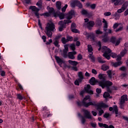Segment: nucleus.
I'll use <instances>...</instances> for the list:
<instances>
[{"label":"nucleus","instance_id":"79ce46f5","mask_svg":"<svg viewBox=\"0 0 128 128\" xmlns=\"http://www.w3.org/2000/svg\"><path fill=\"white\" fill-rule=\"evenodd\" d=\"M109 40L108 37H102V40L105 43L108 42Z\"/></svg>","mask_w":128,"mask_h":128},{"label":"nucleus","instance_id":"ea45409f","mask_svg":"<svg viewBox=\"0 0 128 128\" xmlns=\"http://www.w3.org/2000/svg\"><path fill=\"white\" fill-rule=\"evenodd\" d=\"M110 56L112 58H116L118 56V54L114 52H110Z\"/></svg>","mask_w":128,"mask_h":128},{"label":"nucleus","instance_id":"e433bc0d","mask_svg":"<svg viewBox=\"0 0 128 128\" xmlns=\"http://www.w3.org/2000/svg\"><path fill=\"white\" fill-rule=\"evenodd\" d=\"M17 98H18L19 100H22L24 98V97L22 96L20 94H17Z\"/></svg>","mask_w":128,"mask_h":128},{"label":"nucleus","instance_id":"c9c22d12","mask_svg":"<svg viewBox=\"0 0 128 128\" xmlns=\"http://www.w3.org/2000/svg\"><path fill=\"white\" fill-rule=\"evenodd\" d=\"M102 22L104 24V28H108V22L106 20V19L103 18Z\"/></svg>","mask_w":128,"mask_h":128},{"label":"nucleus","instance_id":"aec40b11","mask_svg":"<svg viewBox=\"0 0 128 128\" xmlns=\"http://www.w3.org/2000/svg\"><path fill=\"white\" fill-rule=\"evenodd\" d=\"M114 112H115V114L116 115V118H118V106L116 105H114Z\"/></svg>","mask_w":128,"mask_h":128},{"label":"nucleus","instance_id":"37998d69","mask_svg":"<svg viewBox=\"0 0 128 128\" xmlns=\"http://www.w3.org/2000/svg\"><path fill=\"white\" fill-rule=\"evenodd\" d=\"M122 30H124V26H121L119 27L118 28L116 29L115 32H122Z\"/></svg>","mask_w":128,"mask_h":128},{"label":"nucleus","instance_id":"c03bdc74","mask_svg":"<svg viewBox=\"0 0 128 128\" xmlns=\"http://www.w3.org/2000/svg\"><path fill=\"white\" fill-rule=\"evenodd\" d=\"M103 116L104 118H108L110 116V113H104Z\"/></svg>","mask_w":128,"mask_h":128},{"label":"nucleus","instance_id":"393cba45","mask_svg":"<svg viewBox=\"0 0 128 128\" xmlns=\"http://www.w3.org/2000/svg\"><path fill=\"white\" fill-rule=\"evenodd\" d=\"M126 76H128V73L126 72L122 73L120 74V78L122 80H124V78H126Z\"/></svg>","mask_w":128,"mask_h":128},{"label":"nucleus","instance_id":"052dcab7","mask_svg":"<svg viewBox=\"0 0 128 128\" xmlns=\"http://www.w3.org/2000/svg\"><path fill=\"white\" fill-rule=\"evenodd\" d=\"M104 113V111L102 110H100L98 111V115L100 116H102V114Z\"/></svg>","mask_w":128,"mask_h":128},{"label":"nucleus","instance_id":"ddd939ff","mask_svg":"<svg viewBox=\"0 0 128 128\" xmlns=\"http://www.w3.org/2000/svg\"><path fill=\"white\" fill-rule=\"evenodd\" d=\"M76 16V11L74 10H72L68 12L67 14V20H72V16Z\"/></svg>","mask_w":128,"mask_h":128},{"label":"nucleus","instance_id":"a878e982","mask_svg":"<svg viewBox=\"0 0 128 128\" xmlns=\"http://www.w3.org/2000/svg\"><path fill=\"white\" fill-rule=\"evenodd\" d=\"M110 66L108 65H103L101 67V70L104 71L108 70Z\"/></svg>","mask_w":128,"mask_h":128},{"label":"nucleus","instance_id":"bf43d9fd","mask_svg":"<svg viewBox=\"0 0 128 128\" xmlns=\"http://www.w3.org/2000/svg\"><path fill=\"white\" fill-rule=\"evenodd\" d=\"M80 82H80V80H78V79L74 81L75 86H80Z\"/></svg>","mask_w":128,"mask_h":128},{"label":"nucleus","instance_id":"412c9836","mask_svg":"<svg viewBox=\"0 0 128 128\" xmlns=\"http://www.w3.org/2000/svg\"><path fill=\"white\" fill-rule=\"evenodd\" d=\"M89 58L91 60V62H96V57L92 56L94 54V52H92V54H90Z\"/></svg>","mask_w":128,"mask_h":128},{"label":"nucleus","instance_id":"6e6552de","mask_svg":"<svg viewBox=\"0 0 128 128\" xmlns=\"http://www.w3.org/2000/svg\"><path fill=\"white\" fill-rule=\"evenodd\" d=\"M71 8H76V6H78L79 8H82V4L78 0H74L70 2Z\"/></svg>","mask_w":128,"mask_h":128},{"label":"nucleus","instance_id":"338daca9","mask_svg":"<svg viewBox=\"0 0 128 128\" xmlns=\"http://www.w3.org/2000/svg\"><path fill=\"white\" fill-rule=\"evenodd\" d=\"M96 92H97V94H100V92H102V89L99 88H97L96 89Z\"/></svg>","mask_w":128,"mask_h":128},{"label":"nucleus","instance_id":"a19ab883","mask_svg":"<svg viewBox=\"0 0 128 128\" xmlns=\"http://www.w3.org/2000/svg\"><path fill=\"white\" fill-rule=\"evenodd\" d=\"M127 50L126 48H125L124 49L120 52L121 56H124V54H126Z\"/></svg>","mask_w":128,"mask_h":128},{"label":"nucleus","instance_id":"49530a36","mask_svg":"<svg viewBox=\"0 0 128 128\" xmlns=\"http://www.w3.org/2000/svg\"><path fill=\"white\" fill-rule=\"evenodd\" d=\"M68 8V4H66L64 5V6L62 8V12H64L66 10V8Z\"/></svg>","mask_w":128,"mask_h":128},{"label":"nucleus","instance_id":"8fccbe9b","mask_svg":"<svg viewBox=\"0 0 128 128\" xmlns=\"http://www.w3.org/2000/svg\"><path fill=\"white\" fill-rule=\"evenodd\" d=\"M40 16H46L47 18H48V16H50V14L49 12H45L44 14H40Z\"/></svg>","mask_w":128,"mask_h":128},{"label":"nucleus","instance_id":"c85d7f7f","mask_svg":"<svg viewBox=\"0 0 128 128\" xmlns=\"http://www.w3.org/2000/svg\"><path fill=\"white\" fill-rule=\"evenodd\" d=\"M58 16L60 20H64V17L66 16V15H64V12H60Z\"/></svg>","mask_w":128,"mask_h":128},{"label":"nucleus","instance_id":"4468645a","mask_svg":"<svg viewBox=\"0 0 128 128\" xmlns=\"http://www.w3.org/2000/svg\"><path fill=\"white\" fill-rule=\"evenodd\" d=\"M84 90L86 92L89 94H94V92L90 90V84L86 85V87L84 88Z\"/></svg>","mask_w":128,"mask_h":128},{"label":"nucleus","instance_id":"09e8293b","mask_svg":"<svg viewBox=\"0 0 128 128\" xmlns=\"http://www.w3.org/2000/svg\"><path fill=\"white\" fill-rule=\"evenodd\" d=\"M120 70H122V72H126L127 70V69L126 66H122L120 68Z\"/></svg>","mask_w":128,"mask_h":128},{"label":"nucleus","instance_id":"a18cd8bd","mask_svg":"<svg viewBox=\"0 0 128 128\" xmlns=\"http://www.w3.org/2000/svg\"><path fill=\"white\" fill-rule=\"evenodd\" d=\"M36 5L38 6L39 8H42V3L40 2H38L36 4Z\"/></svg>","mask_w":128,"mask_h":128},{"label":"nucleus","instance_id":"473e14b6","mask_svg":"<svg viewBox=\"0 0 128 128\" xmlns=\"http://www.w3.org/2000/svg\"><path fill=\"white\" fill-rule=\"evenodd\" d=\"M110 93L108 92H104V94H103V98H110Z\"/></svg>","mask_w":128,"mask_h":128},{"label":"nucleus","instance_id":"680f3d73","mask_svg":"<svg viewBox=\"0 0 128 128\" xmlns=\"http://www.w3.org/2000/svg\"><path fill=\"white\" fill-rule=\"evenodd\" d=\"M111 14L112 13L110 12H106L104 13V16H110Z\"/></svg>","mask_w":128,"mask_h":128},{"label":"nucleus","instance_id":"72a5a7b5","mask_svg":"<svg viewBox=\"0 0 128 128\" xmlns=\"http://www.w3.org/2000/svg\"><path fill=\"white\" fill-rule=\"evenodd\" d=\"M110 42H112V44H116V38L114 36H112L110 39Z\"/></svg>","mask_w":128,"mask_h":128},{"label":"nucleus","instance_id":"423d86ee","mask_svg":"<svg viewBox=\"0 0 128 128\" xmlns=\"http://www.w3.org/2000/svg\"><path fill=\"white\" fill-rule=\"evenodd\" d=\"M112 86V82L110 81H106V82H103L102 84L100 87L102 88H106V90L110 94H112V90H110V86Z\"/></svg>","mask_w":128,"mask_h":128},{"label":"nucleus","instance_id":"f3484780","mask_svg":"<svg viewBox=\"0 0 128 128\" xmlns=\"http://www.w3.org/2000/svg\"><path fill=\"white\" fill-rule=\"evenodd\" d=\"M128 95L125 94L121 96V98L120 100V104H124V103L126 102H128Z\"/></svg>","mask_w":128,"mask_h":128},{"label":"nucleus","instance_id":"2f4dec72","mask_svg":"<svg viewBox=\"0 0 128 128\" xmlns=\"http://www.w3.org/2000/svg\"><path fill=\"white\" fill-rule=\"evenodd\" d=\"M107 74L110 78H112V70H108L107 71Z\"/></svg>","mask_w":128,"mask_h":128},{"label":"nucleus","instance_id":"0e129e2a","mask_svg":"<svg viewBox=\"0 0 128 128\" xmlns=\"http://www.w3.org/2000/svg\"><path fill=\"white\" fill-rule=\"evenodd\" d=\"M58 24L60 26H64V24H64V22L62 20H60Z\"/></svg>","mask_w":128,"mask_h":128},{"label":"nucleus","instance_id":"e2e57ef3","mask_svg":"<svg viewBox=\"0 0 128 128\" xmlns=\"http://www.w3.org/2000/svg\"><path fill=\"white\" fill-rule=\"evenodd\" d=\"M38 26L41 30H42V23H40V19L38 20Z\"/></svg>","mask_w":128,"mask_h":128},{"label":"nucleus","instance_id":"f03ea898","mask_svg":"<svg viewBox=\"0 0 128 128\" xmlns=\"http://www.w3.org/2000/svg\"><path fill=\"white\" fill-rule=\"evenodd\" d=\"M68 44H65L64 46V49L62 50V54L63 57L64 58H66L68 57V58L70 60H74L76 58V51H72V52H68Z\"/></svg>","mask_w":128,"mask_h":128},{"label":"nucleus","instance_id":"5fc2aeb1","mask_svg":"<svg viewBox=\"0 0 128 128\" xmlns=\"http://www.w3.org/2000/svg\"><path fill=\"white\" fill-rule=\"evenodd\" d=\"M96 34H102V32L100 31V29L96 30Z\"/></svg>","mask_w":128,"mask_h":128},{"label":"nucleus","instance_id":"7c9ffc66","mask_svg":"<svg viewBox=\"0 0 128 128\" xmlns=\"http://www.w3.org/2000/svg\"><path fill=\"white\" fill-rule=\"evenodd\" d=\"M97 60L98 62H99V64H104L106 62V61H104L102 60V57H98Z\"/></svg>","mask_w":128,"mask_h":128},{"label":"nucleus","instance_id":"4be33fe9","mask_svg":"<svg viewBox=\"0 0 128 128\" xmlns=\"http://www.w3.org/2000/svg\"><path fill=\"white\" fill-rule=\"evenodd\" d=\"M68 62L70 64H71L72 66H78V62L72 60H68Z\"/></svg>","mask_w":128,"mask_h":128},{"label":"nucleus","instance_id":"2eb2a0df","mask_svg":"<svg viewBox=\"0 0 128 128\" xmlns=\"http://www.w3.org/2000/svg\"><path fill=\"white\" fill-rule=\"evenodd\" d=\"M55 60H56V62L59 64L60 66L62 68V64H64V61L58 56H55Z\"/></svg>","mask_w":128,"mask_h":128},{"label":"nucleus","instance_id":"9d476101","mask_svg":"<svg viewBox=\"0 0 128 128\" xmlns=\"http://www.w3.org/2000/svg\"><path fill=\"white\" fill-rule=\"evenodd\" d=\"M94 22L92 20H90L86 24H84L86 28L89 30H92V27L94 26Z\"/></svg>","mask_w":128,"mask_h":128},{"label":"nucleus","instance_id":"39448f33","mask_svg":"<svg viewBox=\"0 0 128 128\" xmlns=\"http://www.w3.org/2000/svg\"><path fill=\"white\" fill-rule=\"evenodd\" d=\"M102 52H103L102 56L106 58V60H110V52L112 50L110 48L106 47V46H102Z\"/></svg>","mask_w":128,"mask_h":128},{"label":"nucleus","instance_id":"dca6fc26","mask_svg":"<svg viewBox=\"0 0 128 128\" xmlns=\"http://www.w3.org/2000/svg\"><path fill=\"white\" fill-rule=\"evenodd\" d=\"M98 78L99 80H102L99 82H110V80H106V74H98Z\"/></svg>","mask_w":128,"mask_h":128},{"label":"nucleus","instance_id":"20e7f679","mask_svg":"<svg viewBox=\"0 0 128 128\" xmlns=\"http://www.w3.org/2000/svg\"><path fill=\"white\" fill-rule=\"evenodd\" d=\"M56 28L53 22L48 23L46 26V34L48 38H52V32Z\"/></svg>","mask_w":128,"mask_h":128},{"label":"nucleus","instance_id":"de8ad7c7","mask_svg":"<svg viewBox=\"0 0 128 128\" xmlns=\"http://www.w3.org/2000/svg\"><path fill=\"white\" fill-rule=\"evenodd\" d=\"M71 30L72 32H74L75 34H78V32H80V31H78V30L75 28L71 29Z\"/></svg>","mask_w":128,"mask_h":128},{"label":"nucleus","instance_id":"13d9d810","mask_svg":"<svg viewBox=\"0 0 128 128\" xmlns=\"http://www.w3.org/2000/svg\"><path fill=\"white\" fill-rule=\"evenodd\" d=\"M54 8H50L49 11H48V12L49 14H54Z\"/></svg>","mask_w":128,"mask_h":128},{"label":"nucleus","instance_id":"3c124183","mask_svg":"<svg viewBox=\"0 0 128 128\" xmlns=\"http://www.w3.org/2000/svg\"><path fill=\"white\" fill-rule=\"evenodd\" d=\"M82 14L84 16H86L88 14V11L84 9L82 10Z\"/></svg>","mask_w":128,"mask_h":128},{"label":"nucleus","instance_id":"a211bd4d","mask_svg":"<svg viewBox=\"0 0 128 128\" xmlns=\"http://www.w3.org/2000/svg\"><path fill=\"white\" fill-rule=\"evenodd\" d=\"M98 124L100 128H114V126L112 125H108L106 124H104L102 123H98Z\"/></svg>","mask_w":128,"mask_h":128},{"label":"nucleus","instance_id":"69168bd1","mask_svg":"<svg viewBox=\"0 0 128 128\" xmlns=\"http://www.w3.org/2000/svg\"><path fill=\"white\" fill-rule=\"evenodd\" d=\"M64 26H63V25H62V26H60L58 28V30L59 32H62V30H64Z\"/></svg>","mask_w":128,"mask_h":128},{"label":"nucleus","instance_id":"9b49d317","mask_svg":"<svg viewBox=\"0 0 128 128\" xmlns=\"http://www.w3.org/2000/svg\"><path fill=\"white\" fill-rule=\"evenodd\" d=\"M84 35L86 36L88 40V38H90V40H94L95 36L94 33H89L88 32L85 31L84 32Z\"/></svg>","mask_w":128,"mask_h":128},{"label":"nucleus","instance_id":"6ab92c4d","mask_svg":"<svg viewBox=\"0 0 128 128\" xmlns=\"http://www.w3.org/2000/svg\"><path fill=\"white\" fill-rule=\"evenodd\" d=\"M78 80L79 82H82V80H84V75L82 74V72H78Z\"/></svg>","mask_w":128,"mask_h":128},{"label":"nucleus","instance_id":"5701e85b","mask_svg":"<svg viewBox=\"0 0 128 128\" xmlns=\"http://www.w3.org/2000/svg\"><path fill=\"white\" fill-rule=\"evenodd\" d=\"M128 2L126 1V2H124L122 8V9L123 10H126V8H128Z\"/></svg>","mask_w":128,"mask_h":128},{"label":"nucleus","instance_id":"cd10ccee","mask_svg":"<svg viewBox=\"0 0 128 128\" xmlns=\"http://www.w3.org/2000/svg\"><path fill=\"white\" fill-rule=\"evenodd\" d=\"M88 52H90V54H92V50H94V48H92V46L90 44L88 45Z\"/></svg>","mask_w":128,"mask_h":128},{"label":"nucleus","instance_id":"f8f14e48","mask_svg":"<svg viewBox=\"0 0 128 128\" xmlns=\"http://www.w3.org/2000/svg\"><path fill=\"white\" fill-rule=\"evenodd\" d=\"M62 36V34H60L59 35L56 36V38H54L55 41L53 42V44L56 48H60V44H60V40H60V38Z\"/></svg>","mask_w":128,"mask_h":128},{"label":"nucleus","instance_id":"4d7b16f0","mask_svg":"<svg viewBox=\"0 0 128 128\" xmlns=\"http://www.w3.org/2000/svg\"><path fill=\"white\" fill-rule=\"evenodd\" d=\"M86 16L88 18H92V12H88L87 15Z\"/></svg>","mask_w":128,"mask_h":128},{"label":"nucleus","instance_id":"b1692460","mask_svg":"<svg viewBox=\"0 0 128 128\" xmlns=\"http://www.w3.org/2000/svg\"><path fill=\"white\" fill-rule=\"evenodd\" d=\"M56 7L58 10H60L62 9V2H57L56 4Z\"/></svg>","mask_w":128,"mask_h":128},{"label":"nucleus","instance_id":"774afa93","mask_svg":"<svg viewBox=\"0 0 128 128\" xmlns=\"http://www.w3.org/2000/svg\"><path fill=\"white\" fill-rule=\"evenodd\" d=\"M116 60L117 62H120V60H122V56H120V55L117 56Z\"/></svg>","mask_w":128,"mask_h":128},{"label":"nucleus","instance_id":"0eeeda50","mask_svg":"<svg viewBox=\"0 0 128 128\" xmlns=\"http://www.w3.org/2000/svg\"><path fill=\"white\" fill-rule=\"evenodd\" d=\"M88 82L90 84H91V86H96V84H98V86H101L102 84V82H104V81H98L96 80L94 77H92L89 80Z\"/></svg>","mask_w":128,"mask_h":128},{"label":"nucleus","instance_id":"6e6d98bb","mask_svg":"<svg viewBox=\"0 0 128 128\" xmlns=\"http://www.w3.org/2000/svg\"><path fill=\"white\" fill-rule=\"evenodd\" d=\"M118 26H120V24L118 23L114 24L113 25L114 30H116V28H118Z\"/></svg>","mask_w":128,"mask_h":128},{"label":"nucleus","instance_id":"bb28decb","mask_svg":"<svg viewBox=\"0 0 128 128\" xmlns=\"http://www.w3.org/2000/svg\"><path fill=\"white\" fill-rule=\"evenodd\" d=\"M96 24L97 26H101L102 24V20L100 19H98L96 20Z\"/></svg>","mask_w":128,"mask_h":128},{"label":"nucleus","instance_id":"864d4df0","mask_svg":"<svg viewBox=\"0 0 128 128\" xmlns=\"http://www.w3.org/2000/svg\"><path fill=\"white\" fill-rule=\"evenodd\" d=\"M72 22V21L70 20H64V24H70Z\"/></svg>","mask_w":128,"mask_h":128},{"label":"nucleus","instance_id":"c756f323","mask_svg":"<svg viewBox=\"0 0 128 128\" xmlns=\"http://www.w3.org/2000/svg\"><path fill=\"white\" fill-rule=\"evenodd\" d=\"M120 64H122V62L120 61H118V62L114 63L113 66H114V68H118V66H120Z\"/></svg>","mask_w":128,"mask_h":128},{"label":"nucleus","instance_id":"f704fd0d","mask_svg":"<svg viewBox=\"0 0 128 128\" xmlns=\"http://www.w3.org/2000/svg\"><path fill=\"white\" fill-rule=\"evenodd\" d=\"M61 42L63 44H66L68 42V40L66 38L62 37L61 39Z\"/></svg>","mask_w":128,"mask_h":128},{"label":"nucleus","instance_id":"603ef678","mask_svg":"<svg viewBox=\"0 0 128 128\" xmlns=\"http://www.w3.org/2000/svg\"><path fill=\"white\" fill-rule=\"evenodd\" d=\"M78 60H82V54H78L77 56Z\"/></svg>","mask_w":128,"mask_h":128},{"label":"nucleus","instance_id":"4c0bfd02","mask_svg":"<svg viewBox=\"0 0 128 128\" xmlns=\"http://www.w3.org/2000/svg\"><path fill=\"white\" fill-rule=\"evenodd\" d=\"M67 42H72L74 38L72 36H66Z\"/></svg>","mask_w":128,"mask_h":128},{"label":"nucleus","instance_id":"58836bf2","mask_svg":"<svg viewBox=\"0 0 128 128\" xmlns=\"http://www.w3.org/2000/svg\"><path fill=\"white\" fill-rule=\"evenodd\" d=\"M70 48L72 50V52H74V50H76V45L74 44H72L70 45Z\"/></svg>","mask_w":128,"mask_h":128},{"label":"nucleus","instance_id":"7ed1b4c3","mask_svg":"<svg viewBox=\"0 0 128 128\" xmlns=\"http://www.w3.org/2000/svg\"><path fill=\"white\" fill-rule=\"evenodd\" d=\"M82 110L84 113V116H82V114H80V113L78 114V116H79V118H82L81 120L82 124H84L86 123V118H88V120H92V114H90V111L85 109H82Z\"/></svg>","mask_w":128,"mask_h":128},{"label":"nucleus","instance_id":"f257e3e1","mask_svg":"<svg viewBox=\"0 0 128 128\" xmlns=\"http://www.w3.org/2000/svg\"><path fill=\"white\" fill-rule=\"evenodd\" d=\"M77 104L78 106H84V108H88L90 106H97L98 110H102V108H108V105L102 102L98 105L96 102H90V96L89 95L86 96L82 102L80 101L77 102Z\"/></svg>","mask_w":128,"mask_h":128},{"label":"nucleus","instance_id":"1a4fd4ad","mask_svg":"<svg viewBox=\"0 0 128 128\" xmlns=\"http://www.w3.org/2000/svg\"><path fill=\"white\" fill-rule=\"evenodd\" d=\"M30 10H31L32 12H34L35 16L37 18H40V8H36V6H30L29 8Z\"/></svg>","mask_w":128,"mask_h":128}]
</instances>
